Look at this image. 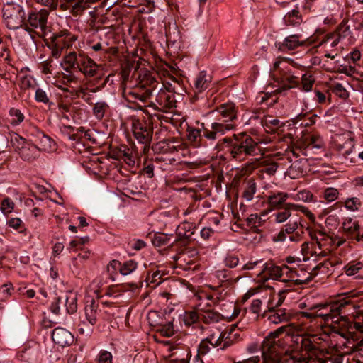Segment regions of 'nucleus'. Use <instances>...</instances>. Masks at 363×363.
Returning a JSON list of instances; mask_svg holds the SVG:
<instances>
[{
  "label": "nucleus",
  "mask_w": 363,
  "mask_h": 363,
  "mask_svg": "<svg viewBox=\"0 0 363 363\" xmlns=\"http://www.w3.org/2000/svg\"><path fill=\"white\" fill-rule=\"evenodd\" d=\"M351 306L355 308V304L350 297L339 299L333 303H320L313 306L312 309H317L316 315L322 318L325 321L331 320L333 323H338L340 320H345L340 315L347 312L346 308Z\"/></svg>",
  "instance_id": "5"
},
{
  "label": "nucleus",
  "mask_w": 363,
  "mask_h": 363,
  "mask_svg": "<svg viewBox=\"0 0 363 363\" xmlns=\"http://www.w3.org/2000/svg\"><path fill=\"white\" fill-rule=\"evenodd\" d=\"M167 274V273L164 270L157 269L155 272H154L150 276H147V281L158 285L162 282V281L164 280L162 277Z\"/></svg>",
  "instance_id": "49"
},
{
  "label": "nucleus",
  "mask_w": 363,
  "mask_h": 363,
  "mask_svg": "<svg viewBox=\"0 0 363 363\" xmlns=\"http://www.w3.org/2000/svg\"><path fill=\"white\" fill-rule=\"evenodd\" d=\"M309 234L313 242H305L302 245V251L311 255H317L325 257L330 250V247L332 245L337 247L345 242V239L338 236L330 237L321 230H311Z\"/></svg>",
  "instance_id": "3"
},
{
  "label": "nucleus",
  "mask_w": 363,
  "mask_h": 363,
  "mask_svg": "<svg viewBox=\"0 0 363 363\" xmlns=\"http://www.w3.org/2000/svg\"><path fill=\"white\" fill-rule=\"evenodd\" d=\"M35 84V79L31 76H26L21 80L22 87L25 89L34 88Z\"/></svg>",
  "instance_id": "60"
},
{
  "label": "nucleus",
  "mask_w": 363,
  "mask_h": 363,
  "mask_svg": "<svg viewBox=\"0 0 363 363\" xmlns=\"http://www.w3.org/2000/svg\"><path fill=\"white\" fill-rule=\"evenodd\" d=\"M339 191L333 187L326 188L323 192V196L327 202H333L338 199Z\"/></svg>",
  "instance_id": "50"
},
{
  "label": "nucleus",
  "mask_w": 363,
  "mask_h": 363,
  "mask_svg": "<svg viewBox=\"0 0 363 363\" xmlns=\"http://www.w3.org/2000/svg\"><path fill=\"white\" fill-rule=\"evenodd\" d=\"M156 101L162 107L171 108L174 104L172 96L165 91H161L157 94Z\"/></svg>",
  "instance_id": "37"
},
{
  "label": "nucleus",
  "mask_w": 363,
  "mask_h": 363,
  "mask_svg": "<svg viewBox=\"0 0 363 363\" xmlns=\"http://www.w3.org/2000/svg\"><path fill=\"white\" fill-rule=\"evenodd\" d=\"M295 65L291 60L277 59L273 64L272 75L280 85V90H288L299 84V77L294 70Z\"/></svg>",
  "instance_id": "4"
},
{
  "label": "nucleus",
  "mask_w": 363,
  "mask_h": 363,
  "mask_svg": "<svg viewBox=\"0 0 363 363\" xmlns=\"http://www.w3.org/2000/svg\"><path fill=\"white\" fill-rule=\"evenodd\" d=\"M29 137L30 141L35 143L40 152L41 151L49 152L55 147V144L52 138L38 129H33Z\"/></svg>",
  "instance_id": "11"
},
{
  "label": "nucleus",
  "mask_w": 363,
  "mask_h": 363,
  "mask_svg": "<svg viewBox=\"0 0 363 363\" xmlns=\"http://www.w3.org/2000/svg\"><path fill=\"white\" fill-rule=\"evenodd\" d=\"M109 106L105 101H98L94 104L93 107V114L96 118L101 120L104 116V114L108 111Z\"/></svg>",
  "instance_id": "40"
},
{
  "label": "nucleus",
  "mask_w": 363,
  "mask_h": 363,
  "mask_svg": "<svg viewBox=\"0 0 363 363\" xmlns=\"http://www.w3.org/2000/svg\"><path fill=\"white\" fill-rule=\"evenodd\" d=\"M23 7L17 4H6L3 8V18L6 27L16 30L21 28L25 18Z\"/></svg>",
  "instance_id": "6"
},
{
  "label": "nucleus",
  "mask_w": 363,
  "mask_h": 363,
  "mask_svg": "<svg viewBox=\"0 0 363 363\" xmlns=\"http://www.w3.org/2000/svg\"><path fill=\"white\" fill-rule=\"evenodd\" d=\"M284 330V327H280L264 338L262 345V359L259 356H252L234 363H281L282 350L278 343L279 340L276 339Z\"/></svg>",
  "instance_id": "2"
},
{
  "label": "nucleus",
  "mask_w": 363,
  "mask_h": 363,
  "mask_svg": "<svg viewBox=\"0 0 363 363\" xmlns=\"http://www.w3.org/2000/svg\"><path fill=\"white\" fill-rule=\"evenodd\" d=\"M342 230L348 238L356 240L360 234L359 225L352 218H348L343 222Z\"/></svg>",
  "instance_id": "23"
},
{
  "label": "nucleus",
  "mask_w": 363,
  "mask_h": 363,
  "mask_svg": "<svg viewBox=\"0 0 363 363\" xmlns=\"http://www.w3.org/2000/svg\"><path fill=\"white\" fill-rule=\"evenodd\" d=\"M110 267L114 269L119 267L121 274L126 276L136 269L138 264L133 260H128L121 264V262L117 260H112L108 264V269H109Z\"/></svg>",
  "instance_id": "22"
},
{
  "label": "nucleus",
  "mask_w": 363,
  "mask_h": 363,
  "mask_svg": "<svg viewBox=\"0 0 363 363\" xmlns=\"http://www.w3.org/2000/svg\"><path fill=\"white\" fill-rule=\"evenodd\" d=\"M83 1L81 0H60L58 6L62 11H79L83 8Z\"/></svg>",
  "instance_id": "33"
},
{
  "label": "nucleus",
  "mask_w": 363,
  "mask_h": 363,
  "mask_svg": "<svg viewBox=\"0 0 363 363\" xmlns=\"http://www.w3.org/2000/svg\"><path fill=\"white\" fill-rule=\"evenodd\" d=\"M61 65L64 70L70 72L72 69H77L79 66V55L75 51L67 53L62 60Z\"/></svg>",
  "instance_id": "24"
},
{
  "label": "nucleus",
  "mask_w": 363,
  "mask_h": 363,
  "mask_svg": "<svg viewBox=\"0 0 363 363\" xmlns=\"http://www.w3.org/2000/svg\"><path fill=\"white\" fill-rule=\"evenodd\" d=\"M211 344L206 339L201 340L199 345L198 352L201 355L206 354L211 350Z\"/></svg>",
  "instance_id": "59"
},
{
  "label": "nucleus",
  "mask_w": 363,
  "mask_h": 363,
  "mask_svg": "<svg viewBox=\"0 0 363 363\" xmlns=\"http://www.w3.org/2000/svg\"><path fill=\"white\" fill-rule=\"evenodd\" d=\"M174 330L172 322L164 325L161 328V333L166 337H171L174 335Z\"/></svg>",
  "instance_id": "61"
},
{
  "label": "nucleus",
  "mask_w": 363,
  "mask_h": 363,
  "mask_svg": "<svg viewBox=\"0 0 363 363\" xmlns=\"http://www.w3.org/2000/svg\"><path fill=\"white\" fill-rule=\"evenodd\" d=\"M284 269H288V267H281L272 264L264 263L259 274H264V277L266 279H278L281 277Z\"/></svg>",
  "instance_id": "17"
},
{
  "label": "nucleus",
  "mask_w": 363,
  "mask_h": 363,
  "mask_svg": "<svg viewBox=\"0 0 363 363\" xmlns=\"http://www.w3.org/2000/svg\"><path fill=\"white\" fill-rule=\"evenodd\" d=\"M292 154L294 160L293 161L291 158H289L291 164L288 169L287 174L291 179H297L306 173L307 160L306 158H298L297 154L294 151Z\"/></svg>",
  "instance_id": "14"
},
{
  "label": "nucleus",
  "mask_w": 363,
  "mask_h": 363,
  "mask_svg": "<svg viewBox=\"0 0 363 363\" xmlns=\"http://www.w3.org/2000/svg\"><path fill=\"white\" fill-rule=\"evenodd\" d=\"M262 123L264 128L270 132L275 131L277 128L284 125V123L278 119H265L262 121Z\"/></svg>",
  "instance_id": "51"
},
{
  "label": "nucleus",
  "mask_w": 363,
  "mask_h": 363,
  "mask_svg": "<svg viewBox=\"0 0 363 363\" xmlns=\"http://www.w3.org/2000/svg\"><path fill=\"white\" fill-rule=\"evenodd\" d=\"M178 217V211L172 209L171 211H164L159 213L158 220L162 222L164 225L172 223L177 220Z\"/></svg>",
  "instance_id": "34"
},
{
  "label": "nucleus",
  "mask_w": 363,
  "mask_h": 363,
  "mask_svg": "<svg viewBox=\"0 0 363 363\" xmlns=\"http://www.w3.org/2000/svg\"><path fill=\"white\" fill-rule=\"evenodd\" d=\"M295 201H302L304 202H313L316 200L314 199L313 194L308 190H302L297 192L294 196H292Z\"/></svg>",
  "instance_id": "46"
},
{
  "label": "nucleus",
  "mask_w": 363,
  "mask_h": 363,
  "mask_svg": "<svg viewBox=\"0 0 363 363\" xmlns=\"http://www.w3.org/2000/svg\"><path fill=\"white\" fill-rule=\"evenodd\" d=\"M198 320H201L200 308H198L196 311L185 312L183 315V321L186 325H191Z\"/></svg>",
  "instance_id": "43"
},
{
  "label": "nucleus",
  "mask_w": 363,
  "mask_h": 363,
  "mask_svg": "<svg viewBox=\"0 0 363 363\" xmlns=\"http://www.w3.org/2000/svg\"><path fill=\"white\" fill-rule=\"evenodd\" d=\"M51 45L49 46L51 50L52 56L55 58H58L65 51L60 47L57 43L55 40L53 38Z\"/></svg>",
  "instance_id": "57"
},
{
  "label": "nucleus",
  "mask_w": 363,
  "mask_h": 363,
  "mask_svg": "<svg viewBox=\"0 0 363 363\" xmlns=\"http://www.w3.org/2000/svg\"><path fill=\"white\" fill-rule=\"evenodd\" d=\"M99 316V304L91 300L87 303L84 307V318L91 324H96Z\"/></svg>",
  "instance_id": "20"
},
{
  "label": "nucleus",
  "mask_w": 363,
  "mask_h": 363,
  "mask_svg": "<svg viewBox=\"0 0 363 363\" xmlns=\"http://www.w3.org/2000/svg\"><path fill=\"white\" fill-rule=\"evenodd\" d=\"M304 143L307 148L311 150H322L324 147V143L322 138L317 135H308L304 138Z\"/></svg>",
  "instance_id": "31"
},
{
  "label": "nucleus",
  "mask_w": 363,
  "mask_h": 363,
  "mask_svg": "<svg viewBox=\"0 0 363 363\" xmlns=\"http://www.w3.org/2000/svg\"><path fill=\"white\" fill-rule=\"evenodd\" d=\"M216 111L220 116L219 121L226 123H235V121L237 119L238 110L233 103L223 104L216 108Z\"/></svg>",
  "instance_id": "15"
},
{
  "label": "nucleus",
  "mask_w": 363,
  "mask_h": 363,
  "mask_svg": "<svg viewBox=\"0 0 363 363\" xmlns=\"http://www.w3.org/2000/svg\"><path fill=\"white\" fill-rule=\"evenodd\" d=\"M211 77L206 72L201 71L194 79V90L196 93H201L210 85Z\"/></svg>",
  "instance_id": "26"
},
{
  "label": "nucleus",
  "mask_w": 363,
  "mask_h": 363,
  "mask_svg": "<svg viewBox=\"0 0 363 363\" xmlns=\"http://www.w3.org/2000/svg\"><path fill=\"white\" fill-rule=\"evenodd\" d=\"M301 35L299 34L291 35L285 38L283 43L279 45V50L281 51L294 50L305 44V40H301Z\"/></svg>",
  "instance_id": "18"
},
{
  "label": "nucleus",
  "mask_w": 363,
  "mask_h": 363,
  "mask_svg": "<svg viewBox=\"0 0 363 363\" xmlns=\"http://www.w3.org/2000/svg\"><path fill=\"white\" fill-rule=\"evenodd\" d=\"M52 338L55 344L61 347L69 346L74 342L72 334L61 327H57L52 331Z\"/></svg>",
  "instance_id": "16"
},
{
  "label": "nucleus",
  "mask_w": 363,
  "mask_h": 363,
  "mask_svg": "<svg viewBox=\"0 0 363 363\" xmlns=\"http://www.w3.org/2000/svg\"><path fill=\"white\" fill-rule=\"evenodd\" d=\"M9 116L10 123L13 126L18 125L23 121L25 118L24 115L21 111L16 108H11L9 110Z\"/></svg>",
  "instance_id": "41"
},
{
  "label": "nucleus",
  "mask_w": 363,
  "mask_h": 363,
  "mask_svg": "<svg viewBox=\"0 0 363 363\" xmlns=\"http://www.w3.org/2000/svg\"><path fill=\"white\" fill-rule=\"evenodd\" d=\"M340 203L350 211H357L362 206V202L357 197H350Z\"/></svg>",
  "instance_id": "42"
},
{
  "label": "nucleus",
  "mask_w": 363,
  "mask_h": 363,
  "mask_svg": "<svg viewBox=\"0 0 363 363\" xmlns=\"http://www.w3.org/2000/svg\"><path fill=\"white\" fill-rule=\"evenodd\" d=\"M94 324H91L85 318L80 320L78 325V331L82 335H89L93 331V326Z\"/></svg>",
  "instance_id": "52"
},
{
  "label": "nucleus",
  "mask_w": 363,
  "mask_h": 363,
  "mask_svg": "<svg viewBox=\"0 0 363 363\" xmlns=\"http://www.w3.org/2000/svg\"><path fill=\"white\" fill-rule=\"evenodd\" d=\"M205 339L210 342L212 347L221 346L222 340H223V332L216 330Z\"/></svg>",
  "instance_id": "39"
},
{
  "label": "nucleus",
  "mask_w": 363,
  "mask_h": 363,
  "mask_svg": "<svg viewBox=\"0 0 363 363\" xmlns=\"http://www.w3.org/2000/svg\"><path fill=\"white\" fill-rule=\"evenodd\" d=\"M99 65L89 56L84 54H79V66L77 69L86 77H94L99 72Z\"/></svg>",
  "instance_id": "12"
},
{
  "label": "nucleus",
  "mask_w": 363,
  "mask_h": 363,
  "mask_svg": "<svg viewBox=\"0 0 363 363\" xmlns=\"http://www.w3.org/2000/svg\"><path fill=\"white\" fill-rule=\"evenodd\" d=\"M223 142L226 143L227 152L238 161H243L248 156L257 155L259 152L258 143L245 134H234L232 138H223Z\"/></svg>",
  "instance_id": "1"
},
{
  "label": "nucleus",
  "mask_w": 363,
  "mask_h": 363,
  "mask_svg": "<svg viewBox=\"0 0 363 363\" xmlns=\"http://www.w3.org/2000/svg\"><path fill=\"white\" fill-rule=\"evenodd\" d=\"M262 304V302L260 299H254L249 307V311L255 315V319L261 314Z\"/></svg>",
  "instance_id": "53"
},
{
  "label": "nucleus",
  "mask_w": 363,
  "mask_h": 363,
  "mask_svg": "<svg viewBox=\"0 0 363 363\" xmlns=\"http://www.w3.org/2000/svg\"><path fill=\"white\" fill-rule=\"evenodd\" d=\"M363 268V263L360 261L353 260L344 266L343 270L347 276H357L359 272Z\"/></svg>",
  "instance_id": "35"
},
{
  "label": "nucleus",
  "mask_w": 363,
  "mask_h": 363,
  "mask_svg": "<svg viewBox=\"0 0 363 363\" xmlns=\"http://www.w3.org/2000/svg\"><path fill=\"white\" fill-rule=\"evenodd\" d=\"M195 225L193 223L184 221L177 226L176 230L177 238L174 242L189 239L194 233Z\"/></svg>",
  "instance_id": "19"
},
{
  "label": "nucleus",
  "mask_w": 363,
  "mask_h": 363,
  "mask_svg": "<svg viewBox=\"0 0 363 363\" xmlns=\"http://www.w3.org/2000/svg\"><path fill=\"white\" fill-rule=\"evenodd\" d=\"M7 225L14 230H18L20 232H21L23 229H25L24 223L19 218H11L9 219Z\"/></svg>",
  "instance_id": "55"
},
{
  "label": "nucleus",
  "mask_w": 363,
  "mask_h": 363,
  "mask_svg": "<svg viewBox=\"0 0 363 363\" xmlns=\"http://www.w3.org/2000/svg\"><path fill=\"white\" fill-rule=\"evenodd\" d=\"M289 239V235L281 228L280 231L272 236V240L274 242H284Z\"/></svg>",
  "instance_id": "63"
},
{
  "label": "nucleus",
  "mask_w": 363,
  "mask_h": 363,
  "mask_svg": "<svg viewBox=\"0 0 363 363\" xmlns=\"http://www.w3.org/2000/svg\"><path fill=\"white\" fill-rule=\"evenodd\" d=\"M132 130L138 143L145 145V147L150 145L153 132L150 122L145 120L134 119L132 123Z\"/></svg>",
  "instance_id": "8"
},
{
  "label": "nucleus",
  "mask_w": 363,
  "mask_h": 363,
  "mask_svg": "<svg viewBox=\"0 0 363 363\" xmlns=\"http://www.w3.org/2000/svg\"><path fill=\"white\" fill-rule=\"evenodd\" d=\"M187 138L191 143L194 144V145H197L201 138V130L194 128H188Z\"/></svg>",
  "instance_id": "48"
},
{
  "label": "nucleus",
  "mask_w": 363,
  "mask_h": 363,
  "mask_svg": "<svg viewBox=\"0 0 363 363\" xmlns=\"http://www.w3.org/2000/svg\"><path fill=\"white\" fill-rule=\"evenodd\" d=\"M13 290V288L11 283L4 284L0 288V301H3L10 296Z\"/></svg>",
  "instance_id": "56"
},
{
  "label": "nucleus",
  "mask_w": 363,
  "mask_h": 363,
  "mask_svg": "<svg viewBox=\"0 0 363 363\" xmlns=\"http://www.w3.org/2000/svg\"><path fill=\"white\" fill-rule=\"evenodd\" d=\"M112 354L110 352L102 350L98 357L99 363H112Z\"/></svg>",
  "instance_id": "58"
},
{
  "label": "nucleus",
  "mask_w": 363,
  "mask_h": 363,
  "mask_svg": "<svg viewBox=\"0 0 363 363\" xmlns=\"http://www.w3.org/2000/svg\"><path fill=\"white\" fill-rule=\"evenodd\" d=\"M315 337H303L301 340V350L307 353V356L293 355L291 359L294 362L306 363L310 359L317 357L320 353V350L314 343Z\"/></svg>",
  "instance_id": "10"
},
{
  "label": "nucleus",
  "mask_w": 363,
  "mask_h": 363,
  "mask_svg": "<svg viewBox=\"0 0 363 363\" xmlns=\"http://www.w3.org/2000/svg\"><path fill=\"white\" fill-rule=\"evenodd\" d=\"M356 320L354 323V328L357 331L363 333V313H359L356 317Z\"/></svg>",
  "instance_id": "64"
},
{
  "label": "nucleus",
  "mask_w": 363,
  "mask_h": 363,
  "mask_svg": "<svg viewBox=\"0 0 363 363\" xmlns=\"http://www.w3.org/2000/svg\"><path fill=\"white\" fill-rule=\"evenodd\" d=\"M60 47L65 50L72 48L73 43L77 40V37L69 33H61L52 37Z\"/></svg>",
  "instance_id": "25"
},
{
  "label": "nucleus",
  "mask_w": 363,
  "mask_h": 363,
  "mask_svg": "<svg viewBox=\"0 0 363 363\" xmlns=\"http://www.w3.org/2000/svg\"><path fill=\"white\" fill-rule=\"evenodd\" d=\"M49 12L46 9H41L38 12L30 13L28 16V22L35 29H38L39 34L44 35L48 28L47 21Z\"/></svg>",
  "instance_id": "13"
},
{
  "label": "nucleus",
  "mask_w": 363,
  "mask_h": 363,
  "mask_svg": "<svg viewBox=\"0 0 363 363\" xmlns=\"http://www.w3.org/2000/svg\"><path fill=\"white\" fill-rule=\"evenodd\" d=\"M274 306L270 308L271 314L268 316V320L274 324H279L281 323L288 322L291 317V314L289 312H287L284 308H278L276 310H272Z\"/></svg>",
  "instance_id": "21"
},
{
  "label": "nucleus",
  "mask_w": 363,
  "mask_h": 363,
  "mask_svg": "<svg viewBox=\"0 0 363 363\" xmlns=\"http://www.w3.org/2000/svg\"><path fill=\"white\" fill-rule=\"evenodd\" d=\"M284 21L287 26H296L302 23V16L298 10L293 9L284 16Z\"/></svg>",
  "instance_id": "30"
},
{
  "label": "nucleus",
  "mask_w": 363,
  "mask_h": 363,
  "mask_svg": "<svg viewBox=\"0 0 363 363\" xmlns=\"http://www.w3.org/2000/svg\"><path fill=\"white\" fill-rule=\"evenodd\" d=\"M238 257L233 255H228L225 259V265L230 268L235 267L238 264Z\"/></svg>",
  "instance_id": "62"
},
{
  "label": "nucleus",
  "mask_w": 363,
  "mask_h": 363,
  "mask_svg": "<svg viewBox=\"0 0 363 363\" xmlns=\"http://www.w3.org/2000/svg\"><path fill=\"white\" fill-rule=\"evenodd\" d=\"M315 79L313 77L312 74L306 72L301 74V85L302 90L305 91H309L312 89L313 85L314 84Z\"/></svg>",
  "instance_id": "47"
},
{
  "label": "nucleus",
  "mask_w": 363,
  "mask_h": 363,
  "mask_svg": "<svg viewBox=\"0 0 363 363\" xmlns=\"http://www.w3.org/2000/svg\"><path fill=\"white\" fill-rule=\"evenodd\" d=\"M13 147L18 152L20 157L25 161L32 162L40 156V150L38 149L34 143L16 135L12 139Z\"/></svg>",
  "instance_id": "7"
},
{
  "label": "nucleus",
  "mask_w": 363,
  "mask_h": 363,
  "mask_svg": "<svg viewBox=\"0 0 363 363\" xmlns=\"http://www.w3.org/2000/svg\"><path fill=\"white\" fill-rule=\"evenodd\" d=\"M298 227V220L289 221L283 226L282 229L289 235V240L291 242H297L301 240V235L296 232Z\"/></svg>",
  "instance_id": "29"
},
{
  "label": "nucleus",
  "mask_w": 363,
  "mask_h": 363,
  "mask_svg": "<svg viewBox=\"0 0 363 363\" xmlns=\"http://www.w3.org/2000/svg\"><path fill=\"white\" fill-rule=\"evenodd\" d=\"M235 123H226L223 121L214 122L211 124V128L214 129L218 136L224 135L228 131L235 129Z\"/></svg>",
  "instance_id": "32"
},
{
  "label": "nucleus",
  "mask_w": 363,
  "mask_h": 363,
  "mask_svg": "<svg viewBox=\"0 0 363 363\" xmlns=\"http://www.w3.org/2000/svg\"><path fill=\"white\" fill-rule=\"evenodd\" d=\"M172 234L157 233L152 238V244L156 247H161L169 243Z\"/></svg>",
  "instance_id": "45"
},
{
  "label": "nucleus",
  "mask_w": 363,
  "mask_h": 363,
  "mask_svg": "<svg viewBox=\"0 0 363 363\" xmlns=\"http://www.w3.org/2000/svg\"><path fill=\"white\" fill-rule=\"evenodd\" d=\"M222 317V315L213 310L200 309V319L206 324L218 323Z\"/></svg>",
  "instance_id": "28"
},
{
  "label": "nucleus",
  "mask_w": 363,
  "mask_h": 363,
  "mask_svg": "<svg viewBox=\"0 0 363 363\" xmlns=\"http://www.w3.org/2000/svg\"><path fill=\"white\" fill-rule=\"evenodd\" d=\"M35 99L38 103L47 104L49 103L50 99L47 92L42 88H38L35 90Z\"/></svg>",
  "instance_id": "54"
},
{
  "label": "nucleus",
  "mask_w": 363,
  "mask_h": 363,
  "mask_svg": "<svg viewBox=\"0 0 363 363\" xmlns=\"http://www.w3.org/2000/svg\"><path fill=\"white\" fill-rule=\"evenodd\" d=\"M14 208L15 203L9 197L4 198L1 202L0 211L4 216H8L12 213Z\"/></svg>",
  "instance_id": "44"
},
{
  "label": "nucleus",
  "mask_w": 363,
  "mask_h": 363,
  "mask_svg": "<svg viewBox=\"0 0 363 363\" xmlns=\"http://www.w3.org/2000/svg\"><path fill=\"white\" fill-rule=\"evenodd\" d=\"M257 191V185L253 179H249L245 183V187L243 191V197L246 201H250L253 199L254 195Z\"/></svg>",
  "instance_id": "38"
},
{
  "label": "nucleus",
  "mask_w": 363,
  "mask_h": 363,
  "mask_svg": "<svg viewBox=\"0 0 363 363\" xmlns=\"http://www.w3.org/2000/svg\"><path fill=\"white\" fill-rule=\"evenodd\" d=\"M77 295L74 293L69 292L63 296L56 297L50 306L51 312L55 315L60 313V305H64L67 313H74L77 311Z\"/></svg>",
  "instance_id": "9"
},
{
  "label": "nucleus",
  "mask_w": 363,
  "mask_h": 363,
  "mask_svg": "<svg viewBox=\"0 0 363 363\" xmlns=\"http://www.w3.org/2000/svg\"><path fill=\"white\" fill-rule=\"evenodd\" d=\"M291 206H289V203H286L281 210L272 215V217L274 218V221L277 223H282L286 221L291 216Z\"/></svg>",
  "instance_id": "36"
},
{
  "label": "nucleus",
  "mask_w": 363,
  "mask_h": 363,
  "mask_svg": "<svg viewBox=\"0 0 363 363\" xmlns=\"http://www.w3.org/2000/svg\"><path fill=\"white\" fill-rule=\"evenodd\" d=\"M289 196V194L282 191L271 192L268 196L267 201L272 208H277L284 204V202Z\"/></svg>",
  "instance_id": "27"
}]
</instances>
